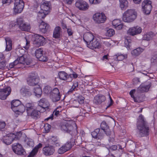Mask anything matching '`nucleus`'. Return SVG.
Wrapping results in <instances>:
<instances>
[{"instance_id":"1","label":"nucleus","mask_w":157,"mask_h":157,"mask_svg":"<svg viewBox=\"0 0 157 157\" xmlns=\"http://www.w3.org/2000/svg\"><path fill=\"white\" fill-rule=\"evenodd\" d=\"M137 128L139 136L142 137L148 135L149 128L148 123L142 115L139 117L137 123Z\"/></svg>"},{"instance_id":"2","label":"nucleus","mask_w":157,"mask_h":157,"mask_svg":"<svg viewBox=\"0 0 157 157\" xmlns=\"http://www.w3.org/2000/svg\"><path fill=\"white\" fill-rule=\"evenodd\" d=\"M32 40L35 46L39 47L45 44V39L43 36L37 34H30L26 36L25 42L26 45L23 48L27 50L30 46V41Z\"/></svg>"},{"instance_id":"3","label":"nucleus","mask_w":157,"mask_h":157,"mask_svg":"<svg viewBox=\"0 0 157 157\" xmlns=\"http://www.w3.org/2000/svg\"><path fill=\"white\" fill-rule=\"evenodd\" d=\"M51 8L50 2L43 1L41 3L40 10H37L36 11L37 19H41L44 18L49 13Z\"/></svg>"},{"instance_id":"4","label":"nucleus","mask_w":157,"mask_h":157,"mask_svg":"<svg viewBox=\"0 0 157 157\" xmlns=\"http://www.w3.org/2000/svg\"><path fill=\"white\" fill-rule=\"evenodd\" d=\"M73 119L69 120V134H71L72 137L71 139V141L69 144V150L75 144V138L74 137L77 134V126L75 121L76 119L75 118H73Z\"/></svg>"},{"instance_id":"5","label":"nucleus","mask_w":157,"mask_h":157,"mask_svg":"<svg viewBox=\"0 0 157 157\" xmlns=\"http://www.w3.org/2000/svg\"><path fill=\"white\" fill-rule=\"evenodd\" d=\"M18 100H14L11 102V108L13 111L17 115L22 114L25 111V106L21 104Z\"/></svg>"},{"instance_id":"6","label":"nucleus","mask_w":157,"mask_h":157,"mask_svg":"<svg viewBox=\"0 0 157 157\" xmlns=\"http://www.w3.org/2000/svg\"><path fill=\"white\" fill-rule=\"evenodd\" d=\"M137 13L134 10H128L123 14L122 20L126 22L133 21L137 17Z\"/></svg>"},{"instance_id":"7","label":"nucleus","mask_w":157,"mask_h":157,"mask_svg":"<svg viewBox=\"0 0 157 157\" xmlns=\"http://www.w3.org/2000/svg\"><path fill=\"white\" fill-rule=\"evenodd\" d=\"M25 3L23 0H14V7L13 8L14 13H19L23 11Z\"/></svg>"},{"instance_id":"8","label":"nucleus","mask_w":157,"mask_h":157,"mask_svg":"<svg viewBox=\"0 0 157 157\" xmlns=\"http://www.w3.org/2000/svg\"><path fill=\"white\" fill-rule=\"evenodd\" d=\"M17 22L20 29L21 30L28 31L30 30L31 26L30 23L28 22H25L23 18H17Z\"/></svg>"},{"instance_id":"9","label":"nucleus","mask_w":157,"mask_h":157,"mask_svg":"<svg viewBox=\"0 0 157 157\" xmlns=\"http://www.w3.org/2000/svg\"><path fill=\"white\" fill-rule=\"evenodd\" d=\"M39 80L37 74L35 72L30 73L27 79V83L30 86L35 85L37 84Z\"/></svg>"},{"instance_id":"10","label":"nucleus","mask_w":157,"mask_h":157,"mask_svg":"<svg viewBox=\"0 0 157 157\" xmlns=\"http://www.w3.org/2000/svg\"><path fill=\"white\" fill-rule=\"evenodd\" d=\"M151 4V2L150 0L144 1L142 4V9L144 13L146 14L150 13L152 8Z\"/></svg>"},{"instance_id":"11","label":"nucleus","mask_w":157,"mask_h":157,"mask_svg":"<svg viewBox=\"0 0 157 157\" xmlns=\"http://www.w3.org/2000/svg\"><path fill=\"white\" fill-rule=\"evenodd\" d=\"M12 149L14 152L18 155H23L25 153V151L22 145L18 143L13 144Z\"/></svg>"},{"instance_id":"12","label":"nucleus","mask_w":157,"mask_h":157,"mask_svg":"<svg viewBox=\"0 0 157 157\" xmlns=\"http://www.w3.org/2000/svg\"><path fill=\"white\" fill-rule=\"evenodd\" d=\"M75 5L77 8L82 11L87 10L89 7L88 4L83 0H78L76 2Z\"/></svg>"},{"instance_id":"13","label":"nucleus","mask_w":157,"mask_h":157,"mask_svg":"<svg viewBox=\"0 0 157 157\" xmlns=\"http://www.w3.org/2000/svg\"><path fill=\"white\" fill-rule=\"evenodd\" d=\"M91 134L93 138L98 140L103 139L104 136V132L98 128L91 132Z\"/></svg>"},{"instance_id":"14","label":"nucleus","mask_w":157,"mask_h":157,"mask_svg":"<svg viewBox=\"0 0 157 157\" xmlns=\"http://www.w3.org/2000/svg\"><path fill=\"white\" fill-rule=\"evenodd\" d=\"M11 91L10 87L9 86L0 89V99L1 100L5 99L10 94Z\"/></svg>"},{"instance_id":"15","label":"nucleus","mask_w":157,"mask_h":157,"mask_svg":"<svg viewBox=\"0 0 157 157\" xmlns=\"http://www.w3.org/2000/svg\"><path fill=\"white\" fill-rule=\"evenodd\" d=\"M43 51L42 48L36 50L35 51V56L40 61L45 62L48 60V58L45 55H43Z\"/></svg>"},{"instance_id":"16","label":"nucleus","mask_w":157,"mask_h":157,"mask_svg":"<svg viewBox=\"0 0 157 157\" xmlns=\"http://www.w3.org/2000/svg\"><path fill=\"white\" fill-rule=\"evenodd\" d=\"M142 31V29L140 27L136 26L130 28L127 31V33L130 35L134 36L140 34Z\"/></svg>"},{"instance_id":"17","label":"nucleus","mask_w":157,"mask_h":157,"mask_svg":"<svg viewBox=\"0 0 157 157\" xmlns=\"http://www.w3.org/2000/svg\"><path fill=\"white\" fill-rule=\"evenodd\" d=\"M87 46L88 47L91 49L99 48L101 47V44L99 40L95 37Z\"/></svg>"},{"instance_id":"18","label":"nucleus","mask_w":157,"mask_h":157,"mask_svg":"<svg viewBox=\"0 0 157 157\" xmlns=\"http://www.w3.org/2000/svg\"><path fill=\"white\" fill-rule=\"evenodd\" d=\"M94 20L98 23H104L106 19V17L104 14L96 13L94 15Z\"/></svg>"},{"instance_id":"19","label":"nucleus","mask_w":157,"mask_h":157,"mask_svg":"<svg viewBox=\"0 0 157 157\" xmlns=\"http://www.w3.org/2000/svg\"><path fill=\"white\" fill-rule=\"evenodd\" d=\"M15 136L13 133H10L7 135L4 136L2 139L3 142L7 145L11 144L14 139Z\"/></svg>"},{"instance_id":"20","label":"nucleus","mask_w":157,"mask_h":157,"mask_svg":"<svg viewBox=\"0 0 157 157\" xmlns=\"http://www.w3.org/2000/svg\"><path fill=\"white\" fill-rule=\"evenodd\" d=\"M55 151L54 147L51 145L46 146L43 149V154L45 155H50L53 154Z\"/></svg>"},{"instance_id":"21","label":"nucleus","mask_w":157,"mask_h":157,"mask_svg":"<svg viewBox=\"0 0 157 157\" xmlns=\"http://www.w3.org/2000/svg\"><path fill=\"white\" fill-rule=\"evenodd\" d=\"M94 38L93 34L89 33H86L83 36V40L87 45Z\"/></svg>"},{"instance_id":"22","label":"nucleus","mask_w":157,"mask_h":157,"mask_svg":"<svg viewBox=\"0 0 157 157\" xmlns=\"http://www.w3.org/2000/svg\"><path fill=\"white\" fill-rule=\"evenodd\" d=\"M106 99L105 97L101 95H98L94 98L93 102L94 103L98 105L104 102Z\"/></svg>"},{"instance_id":"23","label":"nucleus","mask_w":157,"mask_h":157,"mask_svg":"<svg viewBox=\"0 0 157 157\" xmlns=\"http://www.w3.org/2000/svg\"><path fill=\"white\" fill-rule=\"evenodd\" d=\"M39 106L43 109H48L49 106V104L48 101L44 98H42L40 99L38 103Z\"/></svg>"},{"instance_id":"24","label":"nucleus","mask_w":157,"mask_h":157,"mask_svg":"<svg viewBox=\"0 0 157 157\" xmlns=\"http://www.w3.org/2000/svg\"><path fill=\"white\" fill-rule=\"evenodd\" d=\"M39 24L40 31L43 33H45L48 28V25L42 21H40Z\"/></svg>"},{"instance_id":"25","label":"nucleus","mask_w":157,"mask_h":157,"mask_svg":"<svg viewBox=\"0 0 157 157\" xmlns=\"http://www.w3.org/2000/svg\"><path fill=\"white\" fill-rule=\"evenodd\" d=\"M20 92L21 94L23 96H29L32 94L31 92L27 86H23L21 88Z\"/></svg>"},{"instance_id":"26","label":"nucleus","mask_w":157,"mask_h":157,"mask_svg":"<svg viewBox=\"0 0 157 157\" xmlns=\"http://www.w3.org/2000/svg\"><path fill=\"white\" fill-rule=\"evenodd\" d=\"M16 60H17V64L19 63H21L24 65H28L29 64V62L27 61V59L25 55L19 57Z\"/></svg>"},{"instance_id":"27","label":"nucleus","mask_w":157,"mask_h":157,"mask_svg":"<svg viewBox=\"0 0 157 157\" xmlns=\"http://www.w3.org/2000/svg\"><path fill=\"white\" fill-rule=\"evenodd\" d=\"M40 112L35 109L34 108L30 111H28L27 114L28 116H31L32 117H37L39 115Z\"/></svg>"},{"instance_id":"28","label":"nucleus","mask_w":157,"mask_h":157,"mask_svg":"<svg viewBox=\"0 0 157 157\" xmlns=\"http://www.w3.org/2000/svg\"><path fill=\"white\" fill-rule=\"evenodd\" d=\"M33 92L34 95L37 97H41L42 94V90L39 86H37V87H35L33 90Z\"/></svg>"},{"instance_id":"29","label":"nucleus","mask_w":157,"mask_h":157,"mask_svg":"<svg viewBox=\"0 0 157 157\" xmlns=\"http://www.w3.org/2000/svg\"><path fill=\"white\" fill-rule=\"evenodd\" d=\"M155 34L152 32H150L144 35L143 40L149 41L151 40L155 36Z\"/></svg>"},{"instance_id":"30","label":"nucleus","mask_w":157,"mask_h":157,"mask_svg":"<svg viewBox=\"0 0 157 157\" xmlns=\"http://www.w3.org/2000/svg\"><path fill=\"white\" fill-rule=\"evenodd\" d=\"M150 86L151 85L150 84L147 85H142L138 87V90L141 92H146L148 90Z\"/></svg>"},{"instance_id":"31","label":"nucleus","mask_w":157,"mask_h":157,"mask_svg":"<svg viewBox=\"0 0 157 157\" xmlns=\"http://www.w3.org/2000/svg\"><path fill=\"white\" fill-rule=\"evenodd\" d=\"M5 41L6 43V51H9L12 48V41L10 38L9 37L6 38Z\"/></svg>"},{"instance_id":"32","label":"nucleus","mask_w":157,"mask_h":157,"mask_svg":"<svg viewBox=\"0 0 157 157\" xmlns=\"http://www.w3.org/2000/svg\"><path fill=\"white\" fill-rule=\"evenodd\" d=\"M120 7L122 10H125L128 6V2L127 0H119Z\"/></svg>"},{"instance_id":"33","label":"nucleus","mask_w":157,"mask_h":157,"mask_svg":"<svg viewBox=\"0 0 157 157\" xmlns=\"http://www.w3.org/2000/svg\"><path fill=\"white\" fill-rule=\"evenodd\" d=\"M69 147V143L67 142L66 144L63 145L58 150V152L59 154H62L64 153L68 150Z\"/></svg>"},{"instance_id":"34","label":"nucleus","mask_w":157,"mask_h":157,"mask_svg":"<svg viewBox=\"0 0 157 157\" xmlns=\"http://www.w3.org/2000/svg\"><path fill=\"white\" fill-rule=\"evenodd\" d=\"M61 33V29L59 26L56 27L53 32V37L55 38H58L60 36Z\"/></svg>"},{"instance_id":"35","label":"nucleus","mask_w":157,"mask_h":157,"mask_svg":"<svg viewBox=\"0 0 157 157\" xmlns=\"http://www.w3.org/2000/svg\"><path fill=\"white\" fill-rule=\"evenodd\" d=\"M143 51L144 49H143L140 48H137L132 51L131 54L133 56H137L140 55Z\"/></svg>"},{"instance_id":"36","label":"nucleus","mask_w":157,"mask_h":157,"mask_svg":"<svg viewBox=\"0 0 157 157\" xmlns=\"http://www.w3.org/2000/svg\"><path fill=\"white\" fill-rule=\"evenodd\" d=\"M68 121L63 120L61 125V128L65 132H68Z\"/></svg>"},{"instance_id":"37","label":"nucleus","mask_w":157,"mask_h":157,"mask_svg":"<svg viewBox=\"0 0 157 157\" xmlns=\"http://www.w3.org/2000/svg\"><path fill=\"white\" fill-rule=\"evenodd\" d=\"M63 109V108L61 106L58 107L53 112V115L56 117L60 115Z\"/></svg>"},{"instance_id":"38","label":"nucleus","mask_w":157,"mask_h":157,"mask_svg":"<svg viewBox=\"0 0 157 157\" xmlns=\"http://www.w3.org/2000/svg\"><path fill=\"white\" fill-rule=\"evenodd\" d=\"M115 56H116L115 57V59L118 61H121L127 58V55H123L119 53L117 54Z\"/></svg>"},{"instance_id":"39","label":"nucleus","mask_w":157,"mask_h":157,"mask_svg":"<svg viewBox=\"0 0 157 157\" xmlns=\"http://www.w3.org/2000/svg\"><path fill=\"white\" fill-rule=\"evenodd\" d=\"M59 78L61 80H65L67 79V75L64 71H60L58 73Z\"/></svg>"},{"instance_id":"40","label":"nucleus","mask_w":157,"mask_h":157,"mask_svg":"<svg viewBox=\"0 0 157 157\" xmlns=\"http://www.w3.org/2000/svg\"><path fill=\"white\" fill-rule=\"evenodd\" d=\"M50 99L52 101L54 102H56V101H59L60 98V95H50Z\"/></svg>"},{"instance_id":"41","label":"nucleus","mask_w":157,"mask_h":157,"mask_svg":"<svg viewBox=\"0 0 157 157\" xmlns=\"http://www.w3.org/2000/svg\"><path fill=\"white\" fill-rule=\"evenodd\" d=\"M115 34V31L112 29H109L107 30L105 35L107 36L111 37L113 36Z\"/></svg>"},{"instance_id":"42","label":"nucleus","mask_w":157,"mask_h":157,"mask_svg":"<svg viewBox=\"0 0 157 157\" xmlns=\"http://www.w3.org/2000/svg\"><path fill=\"white\" fill-rule=\"evenodd\" d=\"M25 109L26 108L27 113H28V111H30L32 109L34 108V106L33 104L28 103H27L25 106Z\"/></svg>"},{"instance_id":"43","label":"nucleus","mask_w":157,"mask_h":157,"mask_svg":"<svg viewBox=\"0 0 157 157\" xmlns=\"http://www.w3.org/2000/svg\"><path fill=\"white\" fill-rule=\"evenodd\" d=\"M131 40L130 39H126L125 40L124 44L125 46L128 49H130L131 45Z\"/></svg>"},{"instance_id":"44","label":"nucleus","mask_w":157,"mask_h":157,"mask_svg":"<svg viewBox=\"0 0 157 157\" xmlns=\"http://www.w3.org/2000/svg\"><path fill=\"white\" fill-rule=\"evenodd\" d=\"M43 90L45 94H48L49 93L51 94L52 91V88L50 86H47L44 87Z\"/></svg>"},{"instance_id":"45","label":"nucleus","mask_w":157,"mask_h":157,"mask_svg":"<svg viewBox=\"0 0 157 157\" xmlns=\"http://www.w3.org/2000/svg\"><path fill=\"white\" fill-rule=\"evenodd\" d=\"M25 142L28 146L30 147H33L34 146V143L32 139L27 138L26 139Z\"/></svg>"},{"instance_id":"46","label":"nucleus","mask_w":157,"mask_h":157,"mask_svg":"<svg viewBox=\"0 0 157 157\" xmlns=\"http://www.w3.org/2000/svg\"><path fill=\"white\" fill-rule=\"evenodd\" d=\"M57 138L56 137L53 136L50 137L48 139V142L52 144H54L56 143H57Z\"/></svg>"},{"instance_id":"47","label":"nucleus","mask_w":157,"mask_h":157,"mask_svg":"<svg viewBox=\"0 0 157 157\" xmlns=\"http://www.w3.org/2000/svg\"><path fill=\"white\" fill-rule=\"evenodd\" d=\"M69 102L72 104L71 106L73 107H77L79 106L78 102L76 100H71Z\"/></svg>"},{"instance_id":"48","label":"nucleus","mask_w":157,"mask_h":157,"mask_svg":"<svg viewBox=\"0 0 157 157\" xmlns=\"http://www.w3.org/2000/svg\"><path fill=\"white\" fill-rule=\"evenodd\" d=\"M70 70L71 71L72 73L69 74V78H71V81L73 78H76L77 77L78 75L75 72L73 71L71 69H70Z\"/></svg>"},{"instance_id":"49","label":"nucleus","mask_w":157,"mask_h":157,"mask_svg":"<svg viewBox=\"0 0 157 157\" xmlns=\"http://www.w3.org/2000/svg\"><path fill=\"white\" fill-rule=\"evenodd\" d=\"M101 129V130L102 131L105 130L106 129L108 128L109 127L107 124L106 123L105 121H103L101 123L100 125Z\"/></svg>"},{"instance_id":"50","label":"nucleus","mask_w":157,"mask_h":157,"mask_svg":"<svg viewBox=\"0 0 157 157\" xmlns=\"http://www.w3.org/2000/svg\"><path fill=\"white\" fill-rule=\"evenodd\" d=\"M60 95L59 90L56 88H55L52 90L50 94V95Z\"/></svg>"},{"instance_id":"51","label":"nucleus","mask_w":157,"mask_h":157,"mask_svg":"<svg viewBox=\"0 0 157 157\" xmlns=\"http://www.w3.org/2000/svg\"><path fill=\"white\" fill-rule=\"evenodd\" d=\"M121 23V21L119 19H116L114 20L112 22V24L113 25L115 28L116 27L117 25L119 24H120V23Z\"/></svg>"},{"instance_id":"52","label":"nucleus","mask_w":157,"mask_h":157,"mask_svg":"<svg viewBox=\"0 0 157 157\" xmlns=\"http://www.w3.org/2000/svg\"><path fill=\"white\" fill-rule=\"evenodd\" d=\"M37 150L33 149L32 151L30 152L29 155L28 156V157H33L37 153Z\"/></svg>"},{"instance_id":"53","label":"nucleus","mask_w":157,"mask_h":157,"mask_svg":"<svg viewBox=\"0 0 157 157\" xmlns=\"http://www.w3.org/2000/svg\"><path fill=\"white\" fill-rule=\"evenodd\" d=\"M85 98L84 97L82 96H80L78 98V102L79 104H82L84 102V100Z\"/></svg>"},{"instance_id":"54","label":"nucleus","mask_w":157,"mask_h":157,"mask_svg":"<svg viewBox=\"0 0 157 157\" xmlns=\"http://www.w3.org/2000/svg\"><path fill=\"white\" fill-rule=\"evenodd\" d=\"M78 86V83L77 82H76L73 83L72 86L71 88L69 90V92H72L74 90L76 87Z\"/></svg>"},{"instance_id":"55","label":"nucleus","mask_w":157,"mask_h":157,"mask_svg":"<svg viewBox=\"0 0 157 157\" xmlns=\"http://www.w3.org/2000/svg\"><path fill=\"white\" fill-rule=\"evenodd\" d=\"M14 135H15V136L14 137V140L17 139H19L22 136V133L21 132H19L16 133V134H13Z\"/></svg>"},{"instance_id":"56","label":"nucleus","mask_w":157,"mask_h":157,"mask_svg":"<svg viewBox=\"0 0 157 157\" xmlns=\"http://www.w3.org/2000/svg\"><path fill=\"white\" fill-rule=\"evenodd\" d=\"M44 127L45 131L48 132L51 128V126L48 124L46 123L44 124Z\"/></svg>"},{"instance_id":"57","label":"nucleus","mask_w":157,"mask_h":157,"mask_svg":"<svg viewBox=\"0 0 157 157\" xmlns=\"http://www.w3.org/2000/svg\"><path fill=\"white\" fill-rule=\"evenodd\" d=\"M91 4H97L101 2L102 0H89Z\"/></svg>"},{"instance_id":"58","label":"nucleus","mask_w":157,"mask_h":157,"mask_svg":"<svg viewBox=\"0 0 157 157\" xmlns=\"http://www.w3.org/2000/svg\"><path fill=\"white\" fill-rule=\"evenodd\" d=\"M151 61L153 63L157 62V53L154 54L151 59Z\"/></svg>"},{"instance_id":"59","label":"nucleus","mask_w":157,"mask_h":157,"mask_svg":"<svg viewBox=\"0 0 157 157\" xmlns=\"http://www.w3.org/2000/svg\"><path fill=\"white\" fill-rule=\"evenodd\" d=\"M107 136H110L111 134V132L109 128V127L103 131Z\"/></svg>"},{"instance_id":"60","label":"nucleus","mask_w":157,"mask_h":157,"mask_svg":"<svg viewBox=\"0 0 157 157\" xmlns=\"http://www.w3.org/2000/svg\"><path fill=\"white\" fill-rule=\"evenodd\" d=\"M135 91L136 90H132L130 91L129 93V94L131 95V97L134 99L135 101H136L135 98L133 94L135 93Z\"/></svg>"},{"instance_id":"61","label":"nucleus","mask_w":157,"mask_h":157,"mask_svg":"<svg viewBox=\"0 0 157 157\" xmlns=\"http://www.w3.org/2000/svg\"><path fill=\"white\" fill-rule=\"evenodd\" d=\"M17 60H15L14 62L12 63H11L9 65V67L10 68H13L14 66L17 64Z\"/></svg>"},{"instance_id":"62","label":"nucleus","mask_w":157,"mask_h":157,"mask_svg":"<svg viewBox=\"0 0 157 157\" xmlns=\"http://www.w3.org/2000/svg\"><path fill=\"white\" fill-rule=\"evenodd\" d=\"M42 146V144L41 143L37 145H36L34 148L35 150H37L38 152V149L41 148Z\"/></svg>"},{"instance_id":"63","label":"nucleus","mask_w":157,"mask_h":157,"mask_svg":"<svg viewBox=\"0 0 157 157\" xmlns=\"http://www.w3.org/2000/svg\"><path fill=\"white\" fill-rule=\"evenodd\" d=\"M6 125V124L4 121H0V129L4 128Z\"/></svg>"},{"instance_id":"64","label":"nucleus","mask_w":157,"mask_h":157,"mask_svg":"<svg viewBox=\"0 0 157 157\" xmlns=\"http://www.w3.org/2000/svg\"><path fill=\"white\" fill-rule=\"evenodd\" d=\"M123 27V25L121 23L116 27L115 28L117 30H121L122 29Z\"/></svg>"}]
</instances>
